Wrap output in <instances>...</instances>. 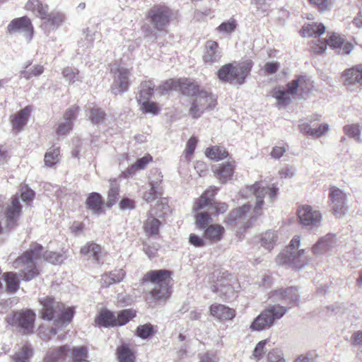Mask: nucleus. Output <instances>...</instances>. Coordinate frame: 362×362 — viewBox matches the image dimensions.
Returning <instances> with one entry per match:
<instances>
[{"mask_svg": "<svg viewBox=\"0 0 362 362\" xmlns=\"http://www.w3.org/2000/svg\"><path fill=\"white\" fill-rule=\"evenodd\" d=\"M136 313L132 309H126L119 311L116 316L117 326H122L134 317Z\"/></svg>", "mask_w": 362, "mask_h": 362, "instance_id": "nucleus-52", "label": "nucleus"}, {"mask_svg": "<svg viewBox=\"0 0 362 362\" xmlns=\"http://www.w3.org/2000/svg\"><path fill=\"white\" fill-rule=\"evenodd\" d=\"M278 239V235L274 230H267L262 233L260 237L261 246L268 250H271L274 248Z\"/></svg>", "mask_w": 362, "mask_h": 362, "instance_id": "nucleus-41", "label": "nucleus"}, {"mask_svg": "<svg viewBox=\"0 0 362 362\" xmlns=\"http://www.w3.org/2000/svg\"><path fill=\"white\" fill-rule=\"evenodd\" d=\"M337 240L333 234H327L321 238L313 247L315 255H319L330 251L336 245Z\"/></svg>", "mask_w": 362, "mask_h": 362, "instance_id": "nucleus-24", "label": "nucleus"}, {"mask_svg": "<svg viewBox=\"0 0 362 362\" xmlns=\"http://www.w3.org/2000/svg\"><path fill=\"white\" fill-rule=\"evenodd\" d=\"M86 204L93 213L99 214L102 211L103 198L100 194L92 192L88 195Z\"/></svg>", "mask_w": 362, "mask_h": 362, "instance_id": "nucleus-38", "label": "nucleus"}, {"mask_svg": "<svg viewBox=\"0 0 362 362\" xmlns=\"http://www.w3.org/2000/svg\"><path fill=\"white\" fill-rule=\"evenodd\" d=\"M223 57V52L218 43L214 40H207L204 46L202 60L206 66H213L219 64Z\"/></svg>", "mask_w": 362, "mask_h": 362, "instance_id": "nucleus-12", "label": "nucleus"}, {"mask_svg": "<svg viewBox=\"0 0 362 362\" xmlns=\"http://www.w3.org/2000/svg\"><path fill=\"white\" fill-rule=\"evenodd\" d=\"M211 315L221 320H232L235 316V310L221 304H213L209 307Z\"/></svg>", "mask_w": 362, "mask_h": 362, "instance_id": "nucleus-26", "label": "nucleus"}, {"mask_svg": "<svg viewBox=\"0 0 362 362\" xmlns=\"http://www.w3.org/2000/svg\"><path fill=\"white\" fill-rule=\"evenodd\" d=\"M117 358L119 362H134L135 351L129 344L122 343L116 349Z\"/></svg>", "mask_w": 362, "mask_h": 362, "instance_id": "nucleus-33", "label": "nucleus"}, {"mask_svg": "<svg viewBox=\"0 0 362 362\" xmlns=\"http://www.w3.org/2000/svg\"><path fill=\"white\" fill-rule=\"evenodd\" d=\"M177 88L182 91V94L192 95L195 98L196 95L201 91L199 90V86L197 83L191 82L187 78L180 79L177 81H168L160 86V88L165 91Z\"/></svg>", "mask_w": 362, "mask_h": 362, "instance_id": "nucleus-15", "label": "nucleus"}, {"mask_svg": "<svg viewBox=\"0 0 362 362\" xmlns=\"http://www.w3.org/2000/svg\"><path fill=\"white\" fill-rule=\"evenodd\" d=\"M309 3L315 6L319 11L324 12L330 10L332 7V0H308Z\"/></svg>", "mask_w": 362, "mask_h": 362, "instance_id": "nucleus-56", "label": "nucleus"}, {"mask_svg": "<svg viewBox=\"0 0 362 362\" xmlns=\"http://www.w3.org/2000/svg\"><path fill=\"white\" fill-rule=\"evenodd\" d=\"M105 112L97 107L90 108L88 117L91 122L94 124H99L103 122L105 119Z\"/></svg>", "mask_w": 362, "mask_h": 362, "instance_id": "nucleus-53", "label": "nucleus"}, {"mask_svg": "<svg viewBox=\"0 0 362 362\" xmlns=\"http://www.w3.org/2000/svg\"><path fill=\"white\" fill-rule=\"evenodd\" d=\"M33 351L30 345H23L18 351L11 356L13 362H30Z\"/></svg>", "mask_w": 362, "mask_h": 362, "instance_id": "nucleus-40", "label": "nucleus"}, {"mask_svg": "<svg viewBox=\"0 0 362 362\" xmlns=\"http://www.w3.org/2000/svg\"><path fill=\"white\" fill-rule=\"evenodd\" d=\"M69 349L67 345L62 346L49 351L44 359V362H66L69 358Z\"/></svg>", "mask_w": 362, "mask_h": 362, "instance_id": "nucleus-29", "label": "nucleus"}, {"mask_svg": "<svg viewBox=\"0 0 362 362\" xmlns=\"http://www.w3.org/2000/svg\"><path fill=\"white\" fill-rule=\"evenodd\" d=\"M143 283H150V294L154 300H161L170 296V272L165 269L152 270L142 279Z\"/></svg>", "mask_w": 362, "mask_h": 362, "instance_id": "nucleus-5", "label": "nucleus"}, {"mask_svg": "<svg viewBox=\"0 0 362 362\" xmlns=\"http://www.w3.org/2000/svg\"><path fill=\"white\" fill-rule=\"evenodd\" d=\"M214 175L219 181L224 184L231 179L234 172V165L232 163L227 162L220 165L214 170Z\"/></svg>", "mask_w": 362, "mask_h": 362, "instance_id": "nucleus-31", "label": "nucleus"}, {"mask_svg": "<svg viewBox=\"0 0 362 362\" xmlns=\"http://www.w3.org/2000/svg\"><path fill=\"white\" fill-rule=\"evenodd\" d=\"M341 79L345 86H352L356 83L362 84V65L346 69L342 73Z\"/></svg>", "mask_w": 362, "mask_h": 362, "instance_id": "nucleus-23", "label": "nucleus"}, {"mask_svg": "<svg viewBox=\"0 0 362 362\" xmlns=\"http://www.w3.org/2000/svg\"><path fill=\"white\" fill-rule=\"evenodd\" d=\"M253 62L250 59L233 62L221 66L216 75L223 83H236L240 86L245 82V78L250 74Z\"/></svg>", "mask_w": 362, "mask_h": 362, "instance_id": "nucleus-4", "label": "nucleus"}, {"mask_svg": "<svg viewBox=\"0 0 362 362\" xmlns=\"http://www.w3.org/2000/svg\"><path fill=\"white\" fill-rule=\"evenodd\" d=\"M60 160V151L59 147H52L47 150L45 155V164L52 167Z\"/></svg>", "mask_w": 362, "mask_h": 362, "instance_id": "nucleus-46", "label": "nucleus"}, {"mask_svg": "<svg viewBox=\"0 0 362 362\" xmlns=\"http://www.w3.org/2000/svg\"><path fill=\"white\" fill-rule=\"evenodd\" d=\"M343 132L346 136L353 139L356 142H362V139L360 136L361 129L358 124L345 125L343 128Z\"/></svg>", "mask_w": 362, "mask_h": 362, "instance_id": "nucleus-48", "label": "nucleus"}, {"mask_svg": "<svg viewBox=\"0 0 362 362\" xmlns=\"http://www.w3.org/2000/svg\"><path fill=\"white\" fill-rule=\"evenodd\" d=\"M269 298L274 303L263 310L252 322L250 329L252 331H262L272 327L274 322L281 319L287 312V308L280 303L286 305L288 308L298 306L300 303V294L298 288L291 286L272 291Z\"/></svg>", "mask_w": 362, "mask_h": 362, "instance_id": "nucleus-1", "label": "nucleus"}, {"mask_svg": "<svg viewBox=\"0 0 362 362\" xmlns=\"http://www.w3.org/2000/svg\"><path fill=\"white\" fill-rule=\"evenodd\" d=\"M160 222L158 219L148 216L144 223V230L148 235H157L159 231Z\"/></svg>", "mask_w": 362, "mask_h": 362, "instance_id": "nucleus-45", "label": "nucleus"}, {"mask_svg": "<svg viewBox=\"0 0 362 362\" xmlns=\"http://www.w3.org/2000/svg\"><path fill=\"white\" fill-rule=\"evenodd\" d=\"M8 31L9 33H23L26 41L30 42L34 33V28L30 19L28 16L12 20L8 25Z\"/></svg>", "mask_w": 362, "mask_h": 362, "instance_id": "nucleus-13", "label": "nucleus"}, {"mask_svg": "<svg viewBox=\"0 0 362 362\" xmlns=\"http://www.w3.org/2000/svg\"><path fill=\"white\" fill-rule=\"evenodd\" d=\"M325 31V27L322 23H312L303 26L300 30V35L303 37H319Z\"/></svg>", "mask_w": 362, "mask_h": 362, "instance_id": "nucleus-35", "label": "nucleus"}, {"mask_svg": "<svg viewBox=\"0 0 362 362\" xmlns=\"http://www.w3.org/2000/svg\"><path fill=\"white\" fill-rule=\"evenodd\" d=\"M305 77L300 76L298 78L288 83L287 90H275L273 93V97L275 98L279 105H286L291 101L289 94H294L296 93L298 88H301L302 83L305 82Z\"/></svg>", "mask_w": 362, "mask_h": 362, "instance_id": "nucleus-19", "label": "nucleus"}, {"mask_svg": "<svg viewBox=\"0 0 362 362\" xmlns=\"http://www.w3.org/2000/svg\"><path fill=\"white\" fill-rule=\"evenodd\" d=\"M8 291L16 292L19 288V280L16 273L6 272L4 274Z\"/></svg>", "mask_w": 362, "mask_h": 362, "instance_id": "nucleus-50", "label": "nucleus"}, {"mask_svg": "<svg viewBox=\"0 0 362 362\" xmlns=\"http://www.w3.org/2000/svg\"><path fill=\"white\" fill-rule=\"evenodd\" d=\"M42 245L33 243L26 252L13 262V267L20 270L19 275L23 280L30 281L39 274L36 264L42 257L47 262L54 264H59L63 261L62 255L49 251L42 253Z\"/></svg>", "mask_w": 362, "mask_h": 362, "instance_id": "nucleus-3", "label": "nucleus"}, {"mask_svg": "<svg viewBox=\"0 0 362 362\" xmlns=\"http://www.w3.org/2000/svg\"><path fill=\"white\" fill-rule=\"evenodd\" d=\"M233 280L230 274L221 276V279L218 277L216 282L211 286V291L217 293L223 299L230 300L235 296V290L231 284Z\"/></svg>", "mask_w": 362, "mask_h": 362, "instance_id": "nucleus-16", "label": "nucleus"}, {"mask_svg": "<svg viewBox=\"0 0 362 362\" xmlns=\"http://www.w3.org/2000/svg\"><path fill=\"white\" fill-rule=\"evenodd\" d=\"M124 276L125 272L122 269L104 274L101 278V286L106 288L113 284L119 283L124 279Z\"/></svg>", "mask_w": 362, "mask_h": 362, "instance_id": "nucleus-32", "label": "nucleus"}, {"mask_svg": "<svg viewBox=\"0 0 362 362\" xmlns=\"http://www.w3.org/2000/svg\"><path fill=\"white\" fill-rule=\"evenodd\" d=\"M154 88L155 85L150 81L141 83L140 92L137 98L139 104L150 100L153 95Z\"/></svg>", "mask_w": 362, "mask_h": 362, "instance_id": "nucleus-39", "label": "nucleus"}, {"mask_svg": "<svg viewBox=\"0 0 362 362\" xmlns=\"http://www.w3.org/2000/svg\"><path fill=\"white\" fill-rule=\"evenodd\" d=\"M88 351L85 346L75 347L69 350V358L74 362H88L87 361Z\"/></svg>", "mask_w": 362, "mask_h": 362, "instance_id": "nucleus-49", "label": "nucleus"}, {"mask_svg": "<svg viewBox=\"0 0 362 362\" xmlns=\"http://www.w3.org/2000/svg\"><path fill=\"white\" fill-rule=\"evenodd\" d=\"M267 360L269 362H286L283 351L278 348L273 349L268 352Z\"/></svg>", "mask_w": 362, "mask_h": 362, "instance_id": "nucleus-57", "label": "nucleus"}, {"mask_svg": "<svg viewBox=\"0 0 362 362\" xmlns=\"http://www.w3.org/2000/svg\"><path fill=\"white\" fill-rule=\"evenodd\" d=\"M25 9L32 11L40 18L46 14L49 6L46 4H42L40 0H28L25 4Z\"/></svg>", "mask_w": 362, "mask_h": 362, "instance_id": "nucleus-37", "label": "nucleus"}, {"mask_svg": "<svg viewBox=\"0 0 362 362\" xmlns=\"http://www.w3.org/2000/svg\"><path fill=\"white\" fill-rule=\"evenodd\" d=\"M153 160L151 155L147 154L142 158L137 159V160L130 165L125 171L122 173L124 177H130L134 176L136 172L146 168L147 165Z\"/></svg>", "mask_w": 362, "mask_h": 362, "instance_id": "nucleus-28", "label": "nucleus"}, {"mask_svg": "<svg viewBox=\"0 0 362 362\" xmlns=\"http://www.w3.org/2000/svg\"><path fill=\"white\" fill-rule=\"evenodd\" d=\"M343 42V40L339 35L333 33L325 42H320L319 39L313 41L311 49L314 53L320 54L325 52L327 46L332 49H339Z\"/></svg>", "mask_w": 362, "mask_h": 362, "instance_id": "nucleus-21", "label": "nucleus"}, {"mask_svg": "<svg viewBox=\"0 0 362 362\" xmlns=\"http://www.w3.org/2000/svg\"><path fill=\"white\" fill-rule=\"evenodd\" d=\"M300 236L296 235L291 240L288 246L281 252L276 258L279 264L292 265L296 269H301L308 262L304 249H299Z\"/></svg>", "mask_w": 362, "mask_h": 362, "instance_id": "nucleus-6", "label": "nucleus"}, {"mask_svg": "<svg viewBox=\"0 0 362 362\" xmlns=\"http://www.w3.org/2000/svg\"><path fill=\"white\" fill-rule=\"evenodd\" d=\"M212 221V218L208 212H200L196 215V225L200 229H205Z\"/></svg>", "mask_w": 362, "mask_h": 362, "instance_id": "nucleus-55", "label": "nucleus"}, {"mask_svg": "<svg viewBox=\"0 0 362 362\" xmlns=\"http://www.w3.org/2000/svg\"><path fill=\"white\" fill-rule=\"evenodd\" d=\"M119 187L115 180H110V187L107 194V206L111 207L118 199Z\"/></svg>", "mask_w": 362, "mask_h": 362, "instance_id": "nucleus-51", "label": "nucleus"}, {"mask_svg": "<svg viewBox=\"0 0 362 362\" xmlns=\"http://www.w3.org/2000/svg\"><path fill=\"white\" fill-rule=\"evenodd\" d=\"M79 107L78 106H72L69 108L64 115V122H61L57 129V134L62 136L69 133L72 129V122L76 119Z\"/></svg>", "mask_w": 362, "mask_h": 362, "instance_id": "nucleus-22", "label": "nucleus"}, {"mask_svg": "<svg viewBox=\"0 0 362 362\" xmlns=\"http://www.w3.org/2000/svg\"><path fill=\"white\" fill-rule=\"evenodd\" d=\"M44 71V67L41 65H35L33 67L27 66L24 70L21 71L22 77L30 79L33 76H38Z\"/></svg>", "mask_w": 362, "mask_h": 362, "instance_id": "nucleus-54", "label": "nucleus"}, {"mask_svg": "<svg viewBox=\"0 0 362 362\" xmlns=\"http://www.w3.org/2000/svg\"><path fill=\"white\" fill-rule=\"evenodd\" d=\"M236 21L235 20L231 18L230 20L223 22L218 28L217 29L220 32L225 33L226 34L232 33L236 28Z\"/></svg>", "mask_w": 362, "mask_h": 362, "instance_id": "nucleus-61", "label": "nucleus"}, {"mask_svg": "<svg viewBox=\"0 0 362 362\" xmlns=\"http://www.w3.org/2000/svg\"><path fill=\"white\" fill-rule=\"evenodd\" d=\"M173 15L171 9L164 4H156L148 11V19L154 29L158 31L165 30Z\"/></svg>", "mask_w": 362, "mask_h": 362, "instance_id": "nucleus-8", "label": "nucleus"}, {"mask_svg": "<svg viewBox=\"0 0 362 362\" xmlns=\"http://www.w3.org/2000/svg\"><path fill=\"white\" fill-rule=\"evenodd\" d=\"M218 190V188L214 187H211L206 189L194 203L193 206L194 210L199 211L206 206H209V209H211L214 202L213 198Z\"/></svg>", "mask_w": 362, "mask_h": 362, "instance_id": "nucleus-27", "label": "nucleus"}, {"mask_svg": "<svg viewBox=\"0 0 362 362\" xmlns=\"http://www.w3.org/2000/svg\"><path fill=\"white\" fill-rule=\"evenodd\" d=\"M140 104L141 105V110L144 113H151L156 115L160 112V108L157 103L154 102H150L148 100L146 103H141Z\"/></svg>", "mask_w": 362, "mask_h": 362, "instance_id": "nucleus-60", "label": "nucleus"}, {"mask_svg": "<svg viewBox=\"0 0 362 362\" xmlns=\"http://www.w3.org/2000/svg\"><path fill=\"white\" fill-rule=\"evenodd\" d=\"M300 223L309 229L318 228L321 226L322 214L317 210H314L309 205H303L298 210Z\"/></svg>", "mask_w": 362, "mask_h": 362, "instance_id": "nucleus-11", "label": "nucleus"}, {"mask_svg": "<svg viewBox=\"0 0 362 362\" xmlns=\"http://www.w3.org/2000/svg\"><path fill=\"white\" fill-rule=\"evenodd\" d=\"M329 199L331 200L332 209L334 215L337 217H341L346 211V194L336 187L330 189Z\"/></svg>", "mask_w": 362, "mask_h": 362, "instance_id": "nucleus-18", "label": "nucleus"}, {"mask_svg": "<svg viewBox=\"0 0 362 362\" xmlns=\"http://www.w3.org/2000/svg\"><path fill=\"white\" fill-rule=\"evenodd\" d=\"M98 322L104 327H115L117 326L116 315L110 310H103L98 317Z\"/></svg>", "mask_w": 362, "mask_h": 362, "instance_id": "nucleus-44", "label": "nucleus"}, {"mask_svg": "<svg viewBox=\"0 0 362 362\" xmlns=\"http://www.w3.org/2000/svg\"><path fill=\"white\" fill-rule=\"evenodd\" d=\"M267 343V340H262L258 342L255 347L251 358L255 359L257 361H259L263 356L265 353V346Z\"/></svg>", "mask_w": 362, "mask_h": 362, "instance_id": "nucleus-58", "label": "nucleus"}, {"mask_svg": "<svg viewBox=\"0 0 362 362\" xmlns=\"http://www.w3.org/2000/svg\"><path fill=\"white\" fill-rule=\"evenodd\" d=\"M329 130V124L327 123H322L317 127H311V135L310 136L314 138H320L325 135Z\"/></svg>", "mask_w": 362, "mask_h": 362, "instance_id": "nucleus-62", "label": "nucleus"}, {"mask_svg": "<svg viewBox=\"0 0 362 362\" xmlns=\"http://www.w3.org/2000/svg\"><path fill=\"white\" fill-rule=\"evenodd\" d=\"M30 112V107H25L13 116L11 123L14 130L19 132L22 129L28 122Z\"/></svg>", "mask_w": 362, "mask_h": 362, "instance_id": "nucleus-36", "label": "nucleus"}, {"mask_svg": "<svg viewBox=\"0 0 362 362\" xmlns=\"http://www.w3.org/2000/svg\"><path fill=\"white\" fill-rule=\"evenodd\" d=\"M74 317V310L71 308L65 309L64 304L62 303V307L59 315L57 316L54 324L56 326L59 325H66L72 320Z\"/></svg>", "mask_w": 362, "mask_h": 362, "instance_id": "nucleus-42", "label": "nucleus"}, {"mask_svg": "<svg viewBox=\"0 0 362 362\" xmlns=\"http://www.w3.org/2000/svg\"><path fill=\"white\" fill-rule=\"evenodd\" d=\"M62 74L64 78L69 84H74L76 82H81L82 77L78 69L71 66H67L63 69Z\"/></svg>", "mask_w": 362, "mask_h": 362, "instance_id": "nucleus-43", "label": "nucleus"}, {"mask_svg": "<svg viewBox=\"0 0 362 362\" xmlns=\"http://www.w3.org/2000/svg\"><path fill=\"white\" fill-rule=\"evenodd\" d=\"M81 253L83 255L92 258L97 263H102L101 257L103 256L102 247L95 243H88L81 247Z\"/></svg>", "mask_w": 362, "mask_h": 362, "instance_id": "nucleus-30", "label": "nucleus"}, {"mask_svg": "<svg viewBox=\"0 0 362 362\" xmlns=\"http://www.w3.org/2000/svg\"><path fill=\"white\" fill-rule=\"evenodd\" d=\"M197 139L194 136H192L187 142L186 148L185 150V157L187 158L188 156H190L193 154L197 144Z\"/></svg>", "mask_w": 362, "mask_h": 362, "instance_id": "nucleus-63", "label": "nucleus"}, {"mask_svg": "<svg viewBox=\"0 0 362 362\" xmlns=\"http://www.w3.org/2000/svg\"><path fill=\"white\" fill-rule=\"evenodd\" d=\"M255 198V205L246 204L233 210L228 216V221L232 223L240 219L248 217L249 221L245 225V229L251 227L257 218L262 214L263 205L264 204V198H266L267 203H272L276 199L278 192V188L274 184L269 186L264 181L256 182L254 185L249 187Z\"/></svg>", "mask_w": 362, "mask_h": 362, "instance_id": "nucleus-2", "label": "nucleus"}, {"mask_svg": "<svg viewBox=\"0 0 362 362\" xmlns=\"http://www.w3.org/2000/svg\"><path fill=\"white\" fill-rule=\"evenodd\" d=\"M42 22L40 28L46 35L57 29L64 21V14L59 11L53 10L46 12L44 16L40 18Z\"/></svg>", "mask_w": 362, "mask_h": 362, "instance_id": "nucleus-14", "label": "nucleus"}, {"mask_svg": "<svg viewBox=\"0 0 362 362\" xmlns=\"http://www.w3.org/2000/svg\"><path fill=\"white\" fill-rule=\"evenodd\" d=\"M22 213V205L17 197H13L11 204H8L4 210L6 229H13L18 226V220Z\"/></svg>", "mask_w": 362, "mask_h": 362, "instance_id": "nucleus-17", "label": "nucleus"}, {"mask_svg": "<svg viewBox=\"0 0 362 362\" xmlns=\"http://www.w3.org/2000/svg\"><path fill=\"white\" fill-rule=\"evenodd\" d=\"M110 73L113 75L112 92L115 95L127 92L131 83V69L115 63L110 67Z\"/></svg>", "mask_w": 362, "mask_h": 362, "instance_id": "nucleus-7", "label": "nucleus"}, {"mask_svg": "<svg viewBox=\"0 0 362 362\" xmlns=\"http://www.w3.org/2000/svg\"><path fill=\"white\" fill-rule=\"evenodd\" d=\"M351 344L354 346L362 348V330H358L351 335Z\"/></svg>", "mask_w": 362, "mask_h": 362, "instance_id": "nucleus-64", "label": "nucleus"}, {"mask_svg": "<svg viewBox=\"0 0 362 362\" xmlns=\"http://www.w3.org/2000/svg\"><path fill=\"white\" fill-rule=\"evenodd\" d=\"M225 233L224 228L219 224H212L209 226L204 230V238L211 243L220 241Z\"/></svg>", "mask_w": 362, "mask_h": 362, "instance_id": "nucleus-34", "label": "nucleus"}, {"mask_svg": "<svg viewBox=\"0 0 362 362\" xmlns=\"http://www.w3.org/2000/svg\"><path fill=\"white\" fill-rule=\"evenodd\" d=\"M153 327L151 324L140 325L136 328V334L141 339H147L153 334Z\"/></svg>", "mask_w": 362, "mask_h": 362, "instance_id": "nucleus-59", "label": "nucleus"}, {"mask_svg": "<svg viewBox=\"0 0 362 362\" xmlns=\"http://www.w3.org/2000/svg\"><path fill=\"white\" fill-rule=\"evenodd\" d=\"M42 306L41 310V317L43 320L48 321L55 320L57 316L59 315L62 303L56 301L51 297H47L40 300Z\"/></svg>", "mask_w": 362, "mask_h": 362, "instance_id": "nucleus-20", "label": "nucleus"}, {"mask_svg": "<svg viewBox=\"0 0 362 362\" xmlns=\"http://www.w3.org/2000/svg\"><path fill=\"white\" fill-rule=\"evenodd\" d=\"M216 105V98L213 94L205 90H201L196 95L190 107L189 113L192 117L197 118L205 110H211Z\"/></svg>", "mask_w": 362, "mask_h": 362, "instance_id": "nucleus-9", "label": "nucleus"}, {"mask_svg": "<svg viewBox=\"0 0 362 362\" xmlns=\"http://www.w3.org/2000/svg\"><path fill=\"white\" fill-rule=\"evenodd\" d=\"M35 319V314L31 310H26L14 313L7 318V322L19 327L24 334H30L33 332Z\"/></svg>", "mask_w": 362, "mask_h": 362, "instance_id": "nucleus-10", "label": "nucleus"}, {"mask_svg": "<svg viewBox=\"0 0 362 362\" xmlns=\"http://www.w3.org/2000/svg\"><path fill=\"white\" fill-rule=\"evenodd\" d=\"M205 153L208 158L214 160H222L228 156V151L224 148L216 146L207 148Z\"/></svg>", "mask_w": 362, "mask_h": 362, "instance_id": "nucleus-47", "label": "nucleus"}, {"mask_svg": "<svg viewBox=\"0 0 362 362\" xmlns=\"http://www.w3.org/2000/svg\"><path fill=\"white\" fill-rule=\"evenodd\" d=\"M156 179L153 180L150 177V185L151 188L148 191L145 192L143 196L144 200L148 202H153L161 195V192L159 189V185L162 182L161 173L157 170H155Z\"/></svg>", "mask_w": 362, "mask_h": 362, "instance_id": "nucleus-25", "label": "nucleus"}]
</instances>
